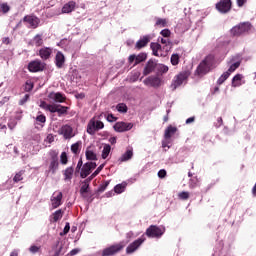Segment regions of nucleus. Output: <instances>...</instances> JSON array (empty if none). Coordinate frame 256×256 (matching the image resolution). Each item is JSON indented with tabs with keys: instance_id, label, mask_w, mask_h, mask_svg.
Listing matches in <instances>:
<instances>
[{
	"instance_id": "34",
	"label": "nucleus",
	"mask_w": 256,
	"mask_h": 256,
	"mask_svg": "<svg viewBox=\"0 0 256 256\" xmlns=\"http://www.w3.org/2000/svg\"><path fill=\"white\" fill-rule=\"evenodd\" d=\"M33 43L35 47H41L43 45V36L41 34L34 36Z\"/></svg>"
},
{
	"instance_id": "8",
	"label": "nucleus",
	"mask_w": 256,
	"mask_h": 256,
	"mask_svg": "<svg viewBox=\"0 0 256 256\" xmlns=\"http://www.w3.org/2000/svg\"><path fill=\"white\" fill-rule=\"evenodd\" d=\"M50 201L52 209H58V207H61L63 205V192L55 191L52 194Z\"/></svg>"
},
{
	"instance_id": "48",
	"label": "nucleus",
	"mask_w": 256,
	"mask_h": 256,
	"mask_svg": "<svg viewBox=\"0 0 256 256\" xmlns=\"http://www.w3.org/2000/svg\"><path fill=\"white\" fill-rule=\"evenodd\" d=\"M109 187V181H104L98 188V193H103Z\"/></svg>"
},
{
	"instance_id": "14",
	"label": "nucleus",
	"mask_w": 256,
	"mask_h": 256,
	"mask_svg": "<svg viewBox=\"0 0 256 256\" xmlns=\"http://www.w3.org/2000/svg\"><path fill=\"white\" fill-rule=\"evenodd\" d=\"M113 128L117 133H125V131H131L133 129V123L117 122Z\"/></svg>"
},
{
	"instance_id": "2",
	"label": "nucleus",
	"mask_w": 256,
	"mask_h": 256,
	"mask_svg": "<svg viewBox=\"0 0 256 256\" xmlns=\"http://www.w3.org/2000/svg\"><path fill=\"white\" fill-rule=\"evenodd\" d=\"M251 23L249 22H242L236 26H234L230 33L233 35V37H241V35H245V33H249L251 29Z\"/></svg>"
},
{
	"instance_id": "5",
	"label": "nucleus",
	"mask_w": 256,
	"mask_h": 256,
	"mask_svg": "<svg viewBox=\"0 0 256 256\" xmlns=\"http://www.w3.org/2000/svg\"><path fill=\"white\" fill-rule=\"evenodd\" d=\"M215 7L219 13L225 15L231 11L233 2L231 0H220L218 3H216Z\"/></svg>"
},
{
	"instance_id": "31",
	"label": "nucleus",
	"mask_w": 256,
	"mask_h": 256,
	"mask_svg": "<svg viewBox=\"0 0 256 256\" xmlns=\"http://www.w3.org/2000/svg\"><path fill=\"white\" fill-rule=\"evenodd\" d=\"M241 79H243V75L236 74L232 79V87H240Z\"/></svg>"
},
{
	"instance_id": "54",
	"label": "nucleus",
	"mask_w": 256,
	"mask_h": 256,
	"mask_svg": "<svg viewBox=\"0 0 256 256\" xmlns=\"http://www.w3.org/2000/svg\"><path fill=\"white\" fill-rule=\"evenodd\" d=\"M57 107H58V104H50L48 106V111H50V113H57Z\"/></svg>"
},
{
	"instance_id": "39",
	"label": "nucleus",
	"mask_w": 256,
	"mask_h": 256,
	"mask_svg": "<svg viewBox=\"0 0 256 256\" xmlns=\"http://www.w3.org/2000/svg\"><path fill=\"white\" fill-rule=\"evenodd\" d=\"M23 175H25V170H21L16 173L13 178L14 183H19V181H23Z\"/></svg>"
},
{
	"instance_id": "20",
	"label": "nucleus",
	"mask_w": 256,
	"mask_h": 256,
	"mask_svg": "<svg viewBox=\"0 0 256 256\" xmlns=\"http://www.w3.org/2000/svg\"><path fill=\"white\" fill-rule=\"evenodd\" d=\"M155 67H157V64L153 60H149L144 68L143 75H151L155 71Z\"/></svg>"
},
{
	"instance_id": "35",
	"label": "nucleus",
	"mask_w": 256,
	"mask_h": 256,
	"mask_svg": "<svg viewBox=\"0 0 256 256\" xmlns=\"http://www.w3.org/2000/svg\"><path fill=\"white\" fill-rule=\"evenodd\" d=\"M89 193V183L85 182L80 188V194L82 197L87 198V194Z\"/></svg>"
},
{
	"instance_id": "58",
	"label": "nucleus",
	"mask_w": 256,
	"mask_h": 256,
	"mask_svg": "<svg viewBox=\"0 0 256 256\" xmlns=\"http://www.w3.org/2000/svg\"><path fill=\"white\" fill-rule=\"evenodd\" d=\"M29 94H25V96L19 101V105H23L24 103H26L27 101H29Z\"/></svg>"
},
{
	"instance_id": "28",
	"label": "nucleus",
	"mask_w": 256,
	"mask_h": 256,
	"mask_svg": "<svg viewBox=\"0 0 256 256\" xmlns=\"http://www.w3.org/2000/svg\"><path fill=\"white\" fill-rule=\"evenodd\" d=\"M87 161H97V154L88 147L85 152Z\"/></svg>"
},
{
	"instance_id": "45",
	"label": "nucleus",
	"mask_w": 256,
	"mask_h": 256,
	"mask_svg": "<svg viewBox=\"0 0 256 256\" xmlns=\"http://www.w3.org/2000/svg\"><path fill=\"white\" fill-rule=\"evenodd\" d=\"M179 59H180L179 54H172L170 61H171L172 65L175 66V65H179Z\"/></svg>"
},
{
	"instance_id": "38",
	"label": "nucleus",
	"mask_w": 256,
	"mask_h": 256,
	"mask_svg": "<svg viewBox=\"0 0 256 256\" xmlns=\"http://www.w3.org/2000/svg\"><path fill=\"white\" fill-rule=\"evenodd\" d=\"M50 161H59V152L57 150H50L48 153Z\"/></svg>"
},
{
	"instance_id": "11",
	"label": "nucleus",
	"mask_w": 256,
	"mask_h": 256,
	"mask_svg": "<svg viewBox=\"0 0 256 256\" xmlns=\"http://www.w3.org/2000/svg\"><path fill=\"white\" fill-rule=\"evenodd\" d=\"M144 85L154 87V89H159V87L163 85V80L159 76H149L144 80Z\"/></svg>"
},
{
	"instance_id": "7",
	"label": "nucleus",
	"mask_w": 256,
	"mask_h": 256,
	"mask_svg": "<svg viewBox=\"0 0 256 256\" xmlns=\"http://www.w3.org/2000/svg\"><path fill=\"white\" fill-rule=\"evenodd\" d=\"M145 241H146L145 235H142L140 238L130 243L126 248L127 255H131V253H135V251H137V249H139V247L143 245Z\"/></svg>"
},
{
	"instance_id": "57",
	"label": "nucleus",
	"mask_w": 256,
	"mask_h": 256,
	"mask_svg": "<svg viewBox=\"0 0 256 256\" xmlns=\"http://www.w3.org/2000/svg\"><path fill=\"white\" fill-rule=\"evenodd\" d=\"M36 121H38L39 123H45L47 121V118L45 117V115H39L36 117Z\"/></svg>"
},
{
	"instance_id": "50",
	"label": "nucleus",
	"mask_w": 256,
	"mask_h": 256,
	"mask_svg": "<svg viewBox=\"0 0 256 256\" xmlns=\"http://www.w3.org/2000/svg\"><path fill=\"white\" fill-rule=\"evenodd\" d=\"M160 35H162V37H165V39H169V37H171V30L169 29H163L160 32Z\"/></svg>"
},
{
	"instance_id": "44",
	"label": "nucleus",
	"mask_w": 256,
	"mask_h": 256,
	"mask_svg": "<svg viewBox=\"0 0 256 256\" xmlns=\"http://www.w3.org/2000/svg\"><path fill=\"white\" fill-rule=\"evenodd\" d=\"M0 11L1 13H9V11H11V7L9 5H7V3H2L0 4Z\"/></svg>"
},
{
	"instance_id": "16",
	"label": "nucleus",
	"mask_w": 256,
	"mask_h": 256,
	"mask_svg": "<svg viewBox=\"0 0 256 256\" xmlns=\"http://www.w3.org/2000/svg\"><path fill=\"white\" fill-rule=\"evenodd\" d=\"M24 23H29L32 29H37L41 20L37 16H25L23 18Z\"/></svg>"
},
{
	"instance_id": "61",
	"label": "nucleus",
	"mask_w": 256,
	"mask_h": 256,
	"mask_svg": "<svg viewBox=\"0 0 256 256\" xmlns=\"http://www.w3.org/2000/svg\"><path fill=\"white\" fill-rule=\"evenodd\" d=\"M160 42L162 45H171V41H169V39L161 38Z\"/></svg>"
},
{
	"instance_id": "4",
	"label": "nucleus",
	"mask_w": 256,
	"mask_h": 256,
	"mask_svg": "<svg viewBox=\"0 0 256 256\" xmlns=\"http://www.w3.org/2000/svg\"><path fill=\"white\" fill-rule=\"evenodd\" d=\"M125 248V243L120 242L118 244H114L109 246L108 248H105L102 251V256H113V255H117V253H119V251H121L122 249Z\"/></svg>"
},
{
	"instance_id": "62",
	"label": "nucleus",
	"mask_w": 256,
	"mask_h": 256,
	"mask_svg": "<svg viewBox=\"0 0 256 256\" xmlns=\"http://www.w3.org/2000/svg\"><path fill=\"white\" fill-rule=\"evenodd\" d=\"M236 3L238 5V7H243V5H245V3H247V0H236Z\"/></svg>"
},
{
	"instance_id": "19",
	"label": "nucleus",
	"mask_w": 256,
	"mask_h": 256,
	"mask_svg": "<svg viewBox=\"0 0 256 256\" xmlns=\"http://www.w3.org/2000/svg\"><path fill=\"white\" fill-rule=\"evenodd\" d=\"M55 65L58 69H63V65H65V55L63 52L58 51L55 56Z\"/></svg>"
},
{
	"instance_id": "49",
	"label": "nucleus",
	"mask_w": 256,
	"mask_h": 256,
	"mask_svg": "<svg viewBox=\"0 0 256 256\" xmlns=\"http://www.w3.org/2000/svg\"><path fill=\"white\" fill-rule=\"evenodd\" d=\"M178 197H179V199H181L182 201H187V199H189V192H185V191L180 192V193L178 194Z\"/></svg>"
},
{
	"instance_id": "56",
	"label": "nucleus",
	"mask_w": 256,
	"mask_h": 256,
	"mask_svg": "<svg viewBox=\"0 0 256 256\" xmlns=\"http://www.w3.org/2000/svg\"><path fill=\"white\" fill-rule=\"evenodd\" d=\"M106 119L109 123H113V122L117 121V117H115L113 114H108Z\"/></svg>"
},
{
	"instance_id": "36",
	"label": "nucleus",
	"mask_w": 256,
	"mask_h": 256,
	"mask_svg": "<svg viewBox=\"0 0 256 256\" xmlns=\"http://www.w3.org/2000/svg\"><path fill=\"white\" fill-rule=\"evenodd\" d=\"M68 109H69V107L61 106L58 104V106L56 108V113H58V117H61V115H67Z\"/></svg>"
},
{
	"instance_id": "1",
	"label": "nucleus",
	"mask_w": 256,
	"mask_h": 256,
	"mask_svg": "<svg viewBox=\"0 0 256 256\" xmlns=\"http://www.w3.org/2000/svg\"><path fill=\"white\" fill-rule=\"evenodd\" d=\"M213 65H215V56L213 54H209L197 66L195 75L198 77H204V75H207V73L213 69Z\"/></svg>"
},
{
	"instance_id": "3",
	"label": "nucleus",
	"mask_w": 256,
	"mask_h": 256,
	"mask_svg": "<svg viewBox=\"0 0 256 256\" xmlns=\"http://www.w3.org/2000/svg\"><path fill=\"white\" fill-rule=\"evenodd\" d=\"M165 233V228H161L157 225H151L146 229L145 235H147L150 239H159L163 237Z\"/></svg>"
},
{
	"instance_id": "60",
	"label": "nucleus",
	"mask_w": 256,
	"mask_h": 256,
	"mask_svg": "<svg viewBox=\"0 0 256 256\" xmlns=\"http://www.w3.org/2000/svg\"><path fill=\"white\" fill-rule=\"evenodd\" d=\"M71 229V225L69 224V222L66 223L64 230H63V235H67V233H69Z\"/></svg>"
},
{
	"instance_id": "33",
	"label": "nucleus",
	"mask_w": 256,
	"mask_h": 256,
	"mask_svg": "<svg viewBox=\"0 0 256 256\" xmlns=\"http://www.w3.org/2000/svg\"><path fill=\"white\" fill-rule=\"evenodd\" d=\"M133 158V150H127L121 157L120 161L123 163L125 161H129V159Z\"/></svg>"
},
{
	"instance_id": "21",
	"label": "nucleus",
	"mask_w": 256,
	"mask_h": 256,
	"mask_svg": "<svg viewBox=\"0 0 256 256\" xmlns=\"http://www.w3.org/2000/svg\"><path fill=\"white\" fill-rule=\"evenodd\" d=\"M63 213L64 212L61 209L52 213L50 215V223H57V221H61V219H63Z\"/></svg>"
},
{
	"instance_id": "64",
	"label": "nucleus",
	"mask_w": 256,
	"mask_h": 256,
	"mask_svg": "<svg viewBox=\"0 0 256 256\" xmlns=\"http://www.w3.org/2000/svg\"><path fill=\"white\" fill-rule=\"evenodd\" d=\"M77 253H79V249H73V250L70 252V255H71V256H74V255H77Z\"/></svg>"
},
{
	"instance_id": "27",
	"label": "nucleus",
	"mask_w": 256,
	"mask_h": 256,
	"mask_svg": "<svg viewBox=\"0 0 256 256\" xmlns=\"http://www.w3.org/2000/svg\"><path fill=\"white\" fill-rule=\"evenodd\" d=\"M57 169H59V161H50L48 173L55 175L57 173Z\"/></svg>"
},
{
	"instance_id": "13",
	"label": "nucleus",
	"mask_w": 256,
	"mask_h": 256,
	"mask_svg": "<svg viewBox=\"0 0 256 256\" xmlns=\"http://www.w3.org/2000/svg\"><path fill=\"white\" fill-rule=\"evenodd\" d=\"M43 69H45V64L40 60H34L28 64V70L30 73H39V71H43Z\"/></svg>"
},
{
	"instance_id": "18",
	"label": "nucleus",
	"mask_w": 256,
	"mask_h": 256,
	"mask_svg": "<svg viewBox=\"0 0 256 256\" xmlns=\"http://www.w3.org/2000/svg\"><path fill=\"white\" fill-rule=\"evenodd\" d=\"M52 54H53V49L49 47H43L39 50V57H41L43 61H47V59H50Z\"/></svg>"
},
{
	"instance_id": "46",
	"label": "nucleus",
	"mask_w": 256,
	"mask_h": 256,
	"mask_svg": "<svg viewBox=\"0 0 256 256\" xmlns=\"http://www.w3.org/2000/svg\"><path fill=\"white\" fill-rule=\"evenodd\" d=\"M116 109L119 111V113H127V105L124 103L118 104Z\"/></svg>"
},
{
	"instance_id": "10",
	"label": "nucleus",
	"mask_w": 256,
	"mask_h": 256,
	"mask_svg": "<svg viewBox=\"0 0 256 256\" xmlns=\"http://www.w3.org/2000/svg\"><path fill=\"white\" fill-rule=\"evenodd\" d=\"M97 168V163L95 162H86L81 169L80 172V177L82 179H87V177H89V175H91V171H93V169Z\"/></svg>"
},
{
	"instance_id": "41",
	"label": "nucleus",
	"mask_w": 256,
	"mask_h": 256,
	"mask_svg": "<svg viewBox=\"0 0 256 256\" xmlns=\"http://www.w3.org/2000/svg\"><path fill=\"white\" fill-rule=\"evenodd\" d=\"M111 153V146L105 145L102 151V159H106L109 157V154Z\"/></svg>"
},
{
	"instance_id": "15",
	"label": "nucleus",
	"mask_w": 256,
	"mask_h": 256,
	"mask_svg": "<svg viewBox=\"0 0 256 256\" xmlns=\"http://www.w3.org/2000/svg\"><path fill=\"white\" fill-rule=\"evenodd\" d=\"M134 63V65H139V63H143V61H147V53L142 52L138 55L132 54L128 57V63L131 65V63Z\"/></svg>"
},
{
	"instance_id": "12",
	"label": "nucleus",
	"mask_w": 256,
	"mask_h": 256,
	"mask_svg": "<svg viewBox=\"0 0 256 256\" xmlns=\"http://www.w3.org/2000/svg\"><path fill=\"white\" fill-rule=\"evenodd\" d=\"M59 135H63L64 139H73L75 137V134L73 133V127L69 124L63 125L59 130H58Z\"/></svg>"
},
{
	"instance_id": "29",
	"label": "nucleus",
	"mask_w": 256,
	"mask_h": 256,
	"mask_svg": "<svg viewBox=\"0 0 256 256\" xmlns=\"http://www.w3.org/2000/svg\"><path fill=\"white\" fill-rule=\"evenodd\" d=\"M169 24V21H167V18H156L155 27H167Z\"/></svg>"
},
{
	"instance_id": "43",
	"label": "nucleus",
	"mask_w": 256,
	"mask_h": 256,
	"mask_svg": "<svg viewBox=\"0 0 256 256\" xmlns=\"http://www.w3.org/2000/svg\"><path fill=\"white\" fill-rule=\"evenodd\" d=\"M60 162L62 165H67L69 163V158L67 157V152H62L60 155Z\"/></svg>"
},
{
	"instance_id": "42",
	"label": "nucleus",
	"mask_w": 256,
	"mask_h": 256,
	"mask_svg": "<svg viewBox=\"0 0 256 256\" xmlns=\"http://www.w3.org/2000/svg\"><path fill=\"white\" fill-rule=\"evenodd\" d=\"M79 147H81V142H76L71 145V151H72V153H74V155H78Z\"/></svg>"
},
{
	"instance_id": "23",
	"label": "nucleus",
	"mask_w": 256,
	"mask_h": 256,
	"mask_svg": "<svg viewBox=\"0 0 256 256\" xmlns=\"http://www.w3.org/2000/svg\"><path fill=\"white\" fill-rule=\"evenodd\" d=\"M77 3L75 1H69L62 7V13H73L75 11V7Z\"/></svg>"
},
{
	"instance_id": "30",
	"label": "nucleus",
	"mask_w": 256,
	"mask_h": 256,
	"mask_svg": "<svg viewBox=\"0 0 256 256\" xmlns=\"http://www.w3.org/2000/svg\"><path fill=\"white\" fill-rule=\"evenodd\" d=\"M125 189H127V182H122L121 184H118L114 187L115 193L118 194L124 193Z\"/></svg>"
},
{
	"instance_id": "59",
	"label": "nucleus",
	"mask_w": 256,
	"mask_h": 256,
	"mask_svg": "<svg viewBox=\"0 0 256 256\" xmlns=\"http://www.w3.org/2000/svg\"><path fill=\"white\" fill-rule=\"evenodd\" d=\"M49 105H50V104H47V102H45V101H42V102L40 103L41 109H44L45 111H48V110H49Z\"/></svg>"
},
{
	"instance_id": "51",
	"label": "nucleus",
	"mask_w": 256,
	"mask_h": 256,
	"mask_svg": "<svg viewBox=\"0 0 256 256\" xmlns=\"http://www.w3.org/2000/svg\"><path fill=\"white\" fill-rule=\"evenodd\" d=\"M83 159L80 158L78 163H77V166L75 168V173H79L81 171V169H83Z\"/></svg>"
},
{
	"instance_id": "63",
	"label": "nucleus",
	"mask_w": 256,
	"mask_h": 256,
	"mask_svg": "<svg viewBox=\"0 0 256 256\" xmlns=\"http://www.w3.org/2000/svg\"><path fill=\"white\" fill-rule=\"evenodd\" d=\"M195 121V117H190L186 120V125H189Z\"/></svg>"
},
{
	"instance_id": "40",
	"label": "nucleus",
	"mask_w": 256,
	"mask_h": 256,
	"mask_svg": "<svg viewBox=\"0 0 256 256\" xmlns=\"http://www.w3.org/2000/svg\"><path fill=\"white\" fill-rule=\"evenodd\" d=\"M239 67H241V62L240 61H238V62H235V63H233L230 67H229V69H228V71H226L227 73H234V71H237V69H239Z\"/></svg>"
},
{
	"instance_id": "22",
	"label": "nucleus",
	"mask_w": 256,
	"mask_h": 256,
	"mask_svg": "<svg viewBox=\"0 0 256 256\" xmlns=\"http://www.w3.org/2000/svg\"><path fill=\"white\" fill-rule=\"evenodd\" d=\"M177 133V127L169 125L165 132H164V138L166 140H169L173 137V135H175Z\"/></svg>"
},
{
	"instance_id": "37",
	"label": "nucleus",
	"mask_w": 256,
	"mask_h": 256,
	"mask_svg": "<svg viewBox=\"0 0 256 256\" xmlns=\"http://www.w3.org/2000/svg\"><path fill=\"white\" fill-rule=\"evenodd\" d=\"M231 73L229 72H224L217 80V84L218 85H223L224 81H227V79H229Z\"/></svg>"
},
{
	"instance_id": "52",
	"label": "nucleus",
	"mask_w": 256,
	"mask_h": 256,
	"mask_svg": "<svg viewBox=\"0 0 256 256\" xmlns=\"http://www.w3.org/2000/svg\"><path fill=\"white\" fill-rule=\"evenodd\" d=\"M33 87H34L33 83L26 82V84L24 86V91L29 93V91H33Z\"/></svg>"
},
{
	"instance_id": "55",
	"label": "nucleus",
	"mask_w": 256,
	"mask_h": 256,
	"mask_svg": "<svg viewBox=\"0 0 256 256\" xmlns=\"http://www.w3.org/2000/svg\"><path fill=\"white\" fill-rule=\"evenodd\" d=\"M158 177L160 179H165L167 177V170L161 169L160 171H158Z\"/></svg>"
},
{
	"instance_id": "32",
	"label": "nucleus",
	"mask_w": 256,
	"mask_h": 256,
	"mask_svg": "<svg viewBox=\"0 0 256 256\" xmlns=\"http://www.w3.org/2000/svg\"><path fill=\"white\" fill-rule=\"evenodd\" d=\"M188 185H189L190 189H195V188L199 187V185H200L199 178H197V176L190 178Z\"/></svg>"
},
{
	"instance_id": "53",
	"label": "nucleus",
	"mask_w": 256,
	"mask_h": 256,
	"mask_svg": "<svg viewBox=\"0 0 256 256\" xmlns=\"http://www.w3.org/2000/svg\"><path fill=\"white\" fill-rule=\"evenodd\" d=\"M105 167V164H101L93 173L92 177H97L100 171H103V168Z\"/></svg>"
},
{
	"instance_id": "26",
	"label": "nucleus",
	"mask_w": 256,
	"mask_h": 256,
	"mask_svg": "<svg viewBox=\"0 0 256 256\" xmlns=\"http://www.w3.org/2000/svg\"><path fill=\"white\" fill-rule=\"evenodd\" d=\"M150 49H152V53L155 57L161 56V55H159V51H161V49H162L161 44H159L157 42H152L150 44Z\"/></svg>"
},
{
	"instance_id": "6",
	"label": "nucleus",
	"mask_w": 256,
	"mask_h": 256,
	"mask_svg": "<svg viewBox=\"0 0 256 256\" xmlns=\"http://www.w3.org/2000/svg\"><path fill=\"white\" fill-rule=\"evenodd\" d=\"M104 127L105 124H103V122L99 120L95 121V118H92L87 125V133H89V135H95L96 131L103 129Z\"/></svg>"
},
{
	"instance_id": "9",
	"label": "nucleus",
	"mask_w": 256,
	"mask_h": 256,
	"mask_svg": "<svg viewBox=\"0 0 256 256\" xmlns=\"http://www.w3.org/2000/svg\"><path fill=\"white\" fill-rule=\"evenodd\" d=\"M188 78H189V72L187 71L180 72L172 80V87H174V89H177V87H181V85H183V82L187 81Z\"/></svg>"
},
{
	"instance_id": "24",
	"label": "nucleus",
	"mask_w": 256,
	"mask_h": 256,
	"mask_svg": "<svg viewBox=\"0 0 256 256\" xmlns=\"http://www.w3.org/2000/svg\"><path fill=\"white\" fill-rule=\"evenodd\" d=\"M75 173V169L73 168V166L67 167L64 172V181H71V179H73V174Z\"/></svg>"
},
{
	"instance_id": "17",
	"label": "nucleus",
	"mask_w": 256,
	"mask_h": 256,
	"mask_svg": "<svg viewBox=\"0 0 256 256\" xmlns=\"http://www.w3.org/2000/svg\"><path fill=\"white\" fill-rule=\"evenodd\" d=\"M151 41V37L149 36H143L140 40H138L135 44V49L137 51H141L144 47H147Z\"/></svg>"
},
{
	"instance_id": "47",
	"label": "nucleus",
	"mask_w": 256,
	"mask_h": 256,
	"mask_svg": "<svg viewBox=\"0 0 256 256\" xmlns=\"http://www.w3.org/2000/svg\"><path fill=\"white\" fill-rule=\"evenodd\" d=\"M30 253L35 255V253H41V246L32 245L29 248Z\"/></svg>"
},
{
	"instance_id": "25",
	"label": "nucleus",
	"mask_w": 256,
	"mask_h": 256,
	"mask_svg": "<svg viewBox=\"0 0 256 256\" xmlns=\"http://www.w3.org/2000/svg\"><path fill=\"white\" fill-rule=\"evenodd\" d=\"M49 98L54 99V101H56L57 103H64L65 101V96H63L61 92L50 93Z\"/></svg>"
}]
</instances>
